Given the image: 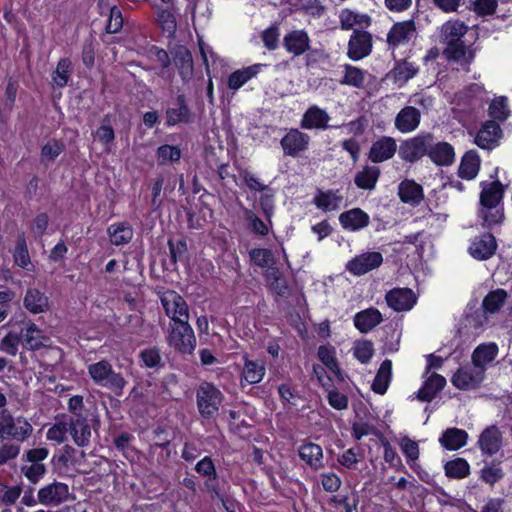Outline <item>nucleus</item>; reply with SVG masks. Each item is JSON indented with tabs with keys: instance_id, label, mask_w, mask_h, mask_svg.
Listing matches in <instances>:
<instances>
[{
	"instance_id": "obj_1",
	"label": "nucleus",
	"mask_w": 512,
	"mask_h": 512,
	"mask_svg": "<svg viewBox=\"0 0 512 512\" xmlns=\"http://www.w3.org/2000/svg\"><path fill=\"white\" fill-rule=\"evenodd\" d=\"M166 341L175 351L181 354H192L197 341L189 320L169 322Z\"/></svg>"
},
{
	"instance_id": "obj_2",
	"label": "nucleus",
	"mask_w": 512,
	"mask_h": 512,
	"mask_svg": "<svg viewBox=\"0 0 512 512\" xmlns=\"http://www.w3.org/2000/svg\"><path fill=\"white\" fill-rule=\"evenodd\" d=\"M88 373L97 385L112 391L116 396L123 394L127 382L120 373L113 370L109 361L101 360L89 365Z\"/></svg>"
},
{
	"instance_id": "obj_3",
	"label": "nucleus",
	"mask_w": 512,
	"mask_h": 512,
	"mask_svg": "<svg viewBox=\"0 0 512 512\" xmlns=\"http://www.w3.org/2000/svg\"><path fill=\"white\" fill-rule=\"evenodd\" d=\"M33 432V427L24 417H14L9 410H0V442L6 439L24 442Z\"/></svg>"
},
{
	"instance_id": "obj_4",
	"label": "nucleus",
	"mask_w": 512,
	"mask_h": 512,
	"mask_svg": "<svg viewBox=\"0 0 512 512\" xmlns=\"http://www.w3.org/2000/svg\"><path fill=\"white\" fill-rule=\"evenodd\" d=\"M48 455L49 451L45 447L32 448L24 452L20 472L31 484L39 483L47 473V467L43 461Z\"/></svg>"
},
{
	"instance_id": "obj_5",
	"label": "nucleus",
	"mask_w": 512,
	"mask_h": 512,
	"mask_svg": "<svg viewBox=\"0 0 512 512\" xmlns=\"http://www.w3.org/2000/svg\"><path fill=\"white\" fill-rule=\"evenodd\" d=\"M223 400L224 395L212 383L202 382L196 390L198 411L205 419H211L217 414Z\"/></svg>"
},
{
	"instance_id": "obj_6",
	"label": "nucleus",
	"mask_w": 512,
	"mask_h": 512,
	"mask_svg": "<svg viewBox=\"0 0 512 512\" xmlns=\"http://www.w3.org/2000/svg\"><path fill=\"white\" fill-rule=\"evenodd\" d=\"M433 143V135L430 133L418 135L405 141L399 150L401 158L408 162H416L424 155H429V148Z\"/></svg>"
},
{
	"instance_id": "obj_7",
	"label": "nucleus",
	"mask_w": 512,
	"mask_h": 512,
	"mask_svg": "<svg viewBox=\"0 0 512 512\" xmlns=\"http://www.w3.org/2000/svg\"><path fill=\"white\" fill-rule=\"evenodd\" d=\"M161 304L166 315L170 318V322L189 320V309L184 298L177 292L168 290L161 297Z\"/></svg>"
},
{
	"instance_id": "obj_8",
	"label": "nucleus",
	"mask_w": 512,
	"mask_h": 512,
	"mask_svg": "<svg viewBox=\"0 0 512 512\" xmlns=\"http://www.w3.org/2000/svg\"><path fill=\"white\" fill-rule=\"evenodd\" d=\"M485 378L484 370L473 363L459 368L452 377V384L461 390L475 389L480 386Z\"/></svg>"
},
{
	"instance_id": "obj_9",
	"label": "nucleus",
	"mask_w": 512,
	"mask_h": 512,
	"mask_svg": "<svg viewBox=\"0 0 512 512\" xmlns=\"http://www.w3.org/2000/svg\"><path fill=\"white\" fill-rule=\"evenodd\" d=\"M373 47L372 35L364 30L355 29L348 41L347 56L354 61L367 57Z\"/></svg>"
},
{
	"instance_id": "obj_10",
	"label": "nucleus",
	"mask_w": 512,
	"mask_h": 512,
	"mask_svg": "<svg viewBox=\"0 0 512 512\" xmlns=\"http://www.w3.org/2000/svg\"><path fill=\"white\" fill-rule=\"evenodd\" d=\"M69 498V487L62 482L54 481L38 490L37 500L46 506H58Z\"/></svg>"
},
{
	"instance_id": "obj_11",
	"label": "nucleus",
	"mask_w": 512,
	"mask_h": 512,
	"mask_svg": "<svg viewBox=\"0 0 512 512\" xmlns=\"http://www.w3.org/2000/svg\"><path fill=\"white\" fill-rule=\"evenodd\" d=\"M310 137L298 129H290L281 139L280 144L287 156L297 157L301 152L307 150Z\"/></svg>"
},
{
	"instance_id": "obj_12",
	"label": "nucleus",
	"mask_w": 512,
	"mask_h": 512,
	"mask_svg": "<svg viewBox=\"0 0 512 512\" xmlns=\"http://www.w3.org/2000/svg\"><path fill=\"white\" fill-rule=\"evenodd\" d=\"M497 249L495 237L490 233H484L476 236L468 249L469 254L477 260H487L491 258Z\"/></svg>"
},
{
	"instance_id": "obj_13",
	"label": "nucleus",
	"mask_w": 512,
	"mask_h": 512,
	"mask_svg": "<svg viewBox=\"0 0 512 512\" xmlns=\"http://www.w3.org/2000/svg\"><path fill=\"white\" fill-rule=\"evenodd\" d=\"M383 257L379 252H367L348 262L347 269L354 275H363L379 267Z\"/></svg>"
},
{
	"instance_id": "obj_14",
	"label": "nucleus",
	"mask_w": 512,
	"mask_h": 512,
	"mask_svg": "<svg viewBox=\"0 0 512 512\" xmlns=\"http://www.w3.org/2000/svg\"><path fill=\"white\" fill-rule=\"evenodd\" d=\"M387 305L395 311H408L416 303V296L409 288H394L386 294Z\"/></svg>"
},
{
	"instance_id": "obj_15",
	"label": "nucleus",
	"mask_w": 512,
	"mask_h": 512,
	"mask_svg": "<svg viewBox=\"0 0 512 512\" xmlns=\"http://www.w3.org/2000/svg\"><path fill=\"white\" fill-rule=\"evenodd\" d=\"M396 150V140L389 136H382L372 143L368 157L373 163H381L391 159Z\"/></svg>"
},
{
	"instance_id": "obj_16",
	"label": "nucleus",
	"mask_w": 512,
	"mask_h": 512,
	"mask_svg": "<svg viewBox=\"0 0 512 512\" xmlns=\"http://www.w3.org/2000/svg\"><path fill=\"white\" fill-rule=\"evenodd\" d=\"M416 33L413 20L395 23L387 34V43L390 47H397L408 43Z\"/></svg>"
},
{
	"instance_id": "obj_17",
	"label": "nucleus",
	"mask_w": 512,
	"mask_h": 512,
	"mask_svg": "<svg viewBox=\"0 0 512 512\" xmlns=\"http://www.w3.org/2000/svg\"><path fill=\"white\" fill-rule=\"evenodd\" d=\"M501 137L502 130L499 124L495 121H487L478 131L475 137V143L482 149L491 150L498 145Z\"/></svg>"
},
{
	"instance_id": "obj_18",
	"label": "nucleus",
	"mask_w": 512,
	"mask_h": 512,
	"mask_svg": "<svg viewBox=\"0 0 512 512\" xmlns=\"http://www.w3.org/2000/svg\"><path fill=\"white\" fill-rule=\"evenodd\" d=\"M68 425V432L70 433L74 443L79 447L89 445L91 438V427L86 417L77 415L71 417Z\"/></svg>"
},
{
	"instance_id": "obj_19",
	"label": "nucleus",
	"mask_w": 512,
	"mask_h": 512,
	"mask_svg": "<svg viewBox=\"0 0 512 512\" xmlns=\"http://www.w3.org/2000/svg\"><path fill=\"white\" fill-rule=\"evenodd\" d=\"M310 38L304 30H293L283 38L286 51L295 57L303 55L310 49Z\"/></svg>"
},
{
	"instance_id": "obj_20",
	"label": "nucleus",
	"mask_w": 512,
	"mask_h": 512,
	"mask_svg": "<svg viewBox=\"0 0 512 512\" xmlns=\"http://www.w3.org/2000/svg\"><path fill=\"white\" fill-rule=\"evenodd\" d=\"M421 112L413 106H405L395 117V127L401 133H410L420 124Z\"/></svg>"
},
{
	"instance_id": "obj_21",
	"label": "nucleus",
	"mask_w": 512,
	"mask_h": 512,
	"mask_svg": "<svg viewBox=\"0 0 512 512\" xmlns=\"http://www.w3.org/2000/svg\"><path fill=\"white\" fill-rule=\"evenodd\" d=\"M478 445L487 456L495 455L502 446V433L496 426L487 427L479 436Z\"/></svg>"
},
{
	"instance_id": "obj_22",
	"label": "nucleus",
	"mask_w": 512,
	"mask_h": 512,
	"mask_svg": "<svg viewBox=\"0 0 512 512\" xmlns=\"http://www.w3.org/2000/svg\"><path fill=\"white\" fill-rule=\"evenodd\" d=\"M170 54L182 79H190L193 74V59L190 51L185 46L179 45L175 46Z\"/></svg>"
},
{
	"instance_id": "obj_23",
	"label": "nucleus",
	"mask_w": 512,
	"mask_h": 512,
	"mask_svg": "<svg viewBox=\"0 0 512 512\" xmlns=\"http://www.w3.org/2000/svg\"><path fill=\"white\" fill-rule=\"evenodd\" d=\"M498 351V346L494 342L479 344L472 352L471 361L474 365L486 372L487 364L495 360Z\"/></svg>"
},
{
	"instance_id": "obj_24",
	"label": "nucleus",
	"mask_w": 512,
	"mask_h": 512,
	"mask_svg": "<svg viewBox=\"0 0 512 512\" xmlns=\"http://www.w3.org/2000/svg\"><path fill=\"white\" fill-rule=\"evenodd\" d=\"M369 216L360 208H354L340 214L339 221L346 230L357 231L369 224Z\"/></svg>"
},
{
	"instance_id": "obj_25",
	"label": "nucleus",
	"mask_w": 512,
	"mask_h": 512,
	"mask_svg": "<svg viewBox=\"0 0 512 512\" xmlns=\"http://www.w3.org/2000/svg\"><path fill=\"white\" fill-rule=\"evenodd\" d=\"M330 116L318 106H311L304 113L301 120V127L304 129H326L329 127Z\"/></svg>"
},
{
	"instance_id": "obj_26",
	"label": "nucleus",
	"mask_w": 512,
	"mask_h": 512,
	"mask_svg": "<svg viewBox=\"0 0 512 512\" xmlns=\"http://www.w3.org/2000/svg\"><path fill=\"white\" fill-rule=\"evenodd\" d=\"M480 207L500 205L504 189L502 184L496 180L490 183H481Z\"/></svg>"
},
{
	"instance_id": "obj_27",
	"label": "nucleus",
	"mask_w": 512,
	"mask_h": 512,
	"mask_svg": "<svg viewBox=\"0 0 512 512\" xmlns=\"http://www.w3.org/2000/svg\"><path fill=\"white\" fill-rule=\"evenodd\" d=\"M428 156L436 165L449 166L454 162L455 152L452 145L447 142H433Z\"/></svg>"
},
{
	"instance_id": "obj_28",
	"label": "nucleus",
	"mask_w": 512,
	"mask_h": 512,
	"mask_svg": "<svg viewBox=\"0 0 512 512\" xmlns=\"http://www.w3.org/2000/svg\"><path fill=\"white\" fill-rule=\"evenodd\" d=\"M299 456L314 470H318L324 467L323 451L321 446L318 444L308 442L301 445L299 448Z\"/></svg>"
},
{
	"instance_id": "obj_29",
	"label": "nucleus",
	"mask_w": 512,
	"mask_h": 512,
	"mask_svg": "<svg viewBox=\"0 0 512 512\" xmlns=\"http://www.w3.org/2000/svg\"><path fill=\"white\" fill-rule=\"evenodd\" d=\"M468 26L460 20H449L441 27V40L446 44L461 42L466 34Z\"/></svg>"
},
{
	"instance_id": "obj_30",
	"label": "nucleus",
	"mask_w": 512,
	"mask_h": 512,
	"mask_svg": "<svg viewBox=\"0 0 512 512\" xmlns=\"http://www.w3.org/2000/svg\"><path fill=\"white\" fill-rule=\"evenodd\" d=\"M382 322V315L376 308H369L358 312L354 317V324L362 333H367Z\"/></svg>"
},
{
	"instance_id": "obj_31",
	"label": "nucleus",
	"mask_w": 512,
	"mask_h": 512,
	"mask_svg": "<svg viewBox=\"0 0 512 512\" xmlns=\"http://www.w3.org/2000/svg\"><path fill=\"white\" fill-rule=\"evenodd\" d=\"M445 384L446 380L443 376L432 373L425 381L423 387L418 391V399L430 402L436 394L444 388Z\"/></svg>"
},
{
	"instance_id": "obj_32",
	"label": "nucleus",
	"mask_w": 512,
	"mask_h": 512,
	"mask_svg": "<svg viewBox=\"0 0 512 512\" xmlns=\"http://www.w3.org/2000/svg\"><path fill=\"white\" fill-rule=\"evenodd\" d=\"M398 194L405 203L417 205L424 197L422 187L412 180H404L399 184Z\"/></svg>"
},
{
	"instance_id": "obj_33",
	"label": "nucleus",
	"mask_w": 512,
	"mask_h": 512,
	"mask_svg": "<svg viewBox=\"0 0 512 512\" xmlns=\"http://www.w3.org/2000/svg\"><path fill=\"white\" fill-rule=\"evenodd\" d=\"M468 434L458 428L446 429L439 439L441 445L448 450H458L467 443Z\"/></svg>"
},
{
	"instance_id": "obj_34",
	"label": "nucleus",
	"mask_w": 512,
	"mask_h": 512,
	"mask_svg": "<svg viewBox=\"0 0 512 512\" xmlns=\"http://www.w3.org/2000/svg\"><path fill=\"white\" fill-rule=\"evenodd\" d=\"M480 168V158L476 151L470 150L462 157L458 172L459 176L463 179H474Z\"/></svg>"
},
{
	"instance_id": "obj_35",
	"label": "nucleus",
	"mask_w": 512,
	"mask_h": 512,
	"mask_svg": "<svg viewBox=\"0 0 512 512\" xmlns=\"http://www.w3.org/2000/svg\"><path fill=\"white\" fill-rule=\"evenodd\" d=\"M343 197L338 191L328 190L326 192L319 191L314 197L313 203L317 208L329 212L340 208Z\"/></svg>"
},
{
	"instance_id": "obj_36",
	"label": "nucleus",
	"mask_w": 512,
	"mask_h": 512,
	"mask_svg": "<svg viewBox=\"0 0 512 512\" xmlns=\"http://www.w3.org/2000/svg\"><path fill=\"white\" fill-rule=\"evenodd\" d=\"M24 307L31 313L38 314L49 307L48 297L38 289H29L23 300Z\"/></svg>"
},
{
	"instance_id": "obj_37",
	"label": "nucleus",
	"mask_w": 512,
	"mask_h": 512,
	"mask_svg": "<svg viewBox=\"0 0 512 512\" xmlns=\"http://www.w3.org/2000/svg\"><path fill=\"white\" fill-rule=\"evenodd\" d=\"M166 119L168 126H174L181 122L188 123L191 121V113L186 105L185 97L183 95H179L177 97V107L169 108L166 111Z\"/></svg>"
},
{
	"instance_id": "obj_38",
	"label": "nucleus",
	"mask_w": 512,
	"mask_h": 512,
	"mask_svg": "<svg viewBox=\"0 0 512 512\" xmlns=\"http://www.w3.org/2000/svg\"><path fill=\"white\" fill-rule=\"evenodd\" d=\"M107 233L109 235L110 242L116 246L129 243L133 237V229L126 222L110 225L107 229Z\"/></svg>"
},
{
	"instance_id": "obj_39",
	"label": "nucleus",
	"mask_w": 512,
	"mask_h": 512,
	"mask_svg": "<svg viewBox=\"0 0 512 512\" xmlns=\"http://www.w3.org/2000/svg\"><path fill=\"white\" fill-rule=\"evenodd\" d=\"M340 26L343 30H350L354 26L368 27L371 24V18L367 14L356 13L350 9H343L339 15Z\"/></svg>"
},
{
	"instance_id": "obj_40",
	"label": "nucleus",
	"mask_w": 512,
	"mask_h": 512,
	"mask_svg": "<svg viewBox=\"0 0 512 512\" xmlns=\"http://www.w3.org/2000/svg\"><path fill=\"white\" fill-rule=\"evenodd\" d=\"M262 66V64H254L233 72L228 78V87L232 90L239 89L251 78L256 76Z\"/></svg>"
},
{
	"instance_id": "obj_41",
	"label": "nucleus",
	"mask_w": 512,
	"mask_h": 512,
	"mask_svg": "<svg viewBox=\"0 0 512 512\" xmlns=\"http://www.w3.org/2000/svg\"><path fill=\"white\" fill-rule=\"evenodd\" d=\"M392 374V362L384 360L378 369L376 377L372 383V390L378 394H384L388 388Z\"/></svg>"
},
{
	"instance_id": "obj_42",
	"label": "nucleus",
	"mask_w": 512,
	"mask_h": 512,
	"mask_svg": "<svg viewBox=\"0 0 512 512\" xmlns=\"http://www.w3.org/2000/svg\"><path fill=\"white\" fill-rule=\"evenodd\" d=\"M380 175V169L376 166H366L355 175V184L364 190L374 189Z\"/></svg>"
},
{
	"instance_id": "obj_43",
	"label": "nucleus",
	"mask_w": 512,
	"mask_h": 512,
	"mask_svg": "<svg viewBox=\"0 0 512 512\" xmlns=\"http://www.w3.org/2000/svg\"><path fill=\"white\" fill-rule=\"evenodd\" d=\"M73 72V65L70 59L61 58L56 66L55 71L52 73V83L58 88H63L67 85Z\"/></svg>"
},
{
	"instance_id": "obj_44",
	"label": "nucleus",
	"mask_w": 512,
	"mask_h": 512,
	"mask_svg": "<svg viewBox=\"0 0 512 512\" xmlns=\"http://www.w3.org/2000/svg\"><path fill=\"white\" fill-rule=\"evenodd\" d=\"M507 299V293L503 289H497L489 292L483 299L482 307L485 314H495L504 305Z\"/></svg>"
},
{
	"instance_id": "obj_45",
	"label": "nucleus",
	"mask_w": 512,
	"mask_h": 512,
	"mask_svg": "<svg viewBox=\"0 0 512 512\" xmlns=\"http://www.w3.org/2000/svg\"><path fill=\"white\" fill-rule=\"evenodd\" d=\"M265 374V366L262 361L245 359L242 376L249 384L259 383Z\"/></svg>"
},
{
	"instance_id": "obj_46",
	"label": "nucleus",
	"mask_w": 512,
	"mask_h": 512,
	"mask_svg": "<svg viewBox=\"0 0 512 512\" xmlns=\"http://www.w3.org/2000/svg\"><path fill=\"white\" fill-rule=\"evenodd\" d=\"M343 76L339 80L342 85H348L355 88H361L365 81V72L355 66L346 64L343 66Z\"/></svg>"
},
{
	"instance_id": "obj_47",
	"label": "nucleus",
	"mask_w": 512,
	"mask_h": 512,
	"mask_svg": "<svg viewBox=\"0 0 512 512\" xmlns=\"http://www.w3.org/2000/svg\"><path fill=\"white\" fill-rule=\"evenodd\" d=\"M479 216L482 219V225L486 228L501 224L504 220V212L501 205L480 207Z\"/></svg>"
},
{
	"instance_id": "obj_48",
	"label": "nucleus",
	"mask_w": 512,
	"mask_h": 512,
	"mask_svg": "<svg viewBox=\"0 0 512 512\" xmlns=\"http://www.w3.org/2000/svg\"><path fill=\"white\" fill-rule=\"evenodd\" d=\"M15 263L26 270H30L31 260L28 252V247L23 232L18 234L16 245L13 253Z\"/></svg>"
},
{
	"instance_id": "obj_49",
	"label": "nucleus",
	"mask_w": 512,
	"mask_h": 512,
	"mask_svg": "<svg viewBox=\"0 0 512 512\" xmlns=\"http://www.w3.org/2000/svg\"><path fill=\"white\" fill-rule=\"evenodd\" d=\"M265 279L269 288L279 296H284L288 287L281 272L276 268H269L265 273Z\"/></svg>"
},
{
	"instance_id": "obj_50",
	"label": "nucleus",
	"mask_w": 512,
	"mask_h": 512,
	"mask_svg": "<svg viewBox=\"0 0 512 512\" xmlns=\"http://www.w3.org/2000/svg\"><path fill=\"white\" fill-rule=\"evenodd\" d=\"M444 469L448 477L458 479L468 476L470 472L469 464L463 458L448 461L445 464Z\"/></svg>"
},
{
	"instance_id": "obj_51",
	"label": "nucleus",
	"mask_w": 512,
	"mask_h": 512,
	"mask_svg": "<svg viewBox=\"0 0 512 512\" xmlns=\"http://www.w3.org/2000/svg\"><path fill=\"white\" fill-rule=\"evenodd\" d=\"M44 339L42 331L34 323H29L24 336L26 348L30 350H37L43 346Z\"/></svg>"
},
{
	"instance_id": "obj_52",
	"label": "nucleus",
	"mask_w": 512,
	"mask_h": 512,
	"mask_svg": "<svg viewBox=\"0 0 512 512\" xmlns=\"http://www.w3.org/2000/svg\"><path fill=\"white\" fill-rule=\"evenodd\" d=\"M95 137L106 148H109V145L114 141L115 133H114L113 128L110 125L108 116H105L102 119L101 126L95 132Z\"/></svg>"
},
{
	"instance_id": "obj_53",
	"label": "nucleus",
	"mask_w": 512,
	"mask_h": 512,
	"mask_svg": "<svg viewBox=\"0 0 512 512\" xmlns=\"http://www.w3.org/2000/svg\"><path fill=\"white\" fill-rule=\"evenodd\" d=\"M251 261L259 266V267H268L272 268L271 265L274 264V256L273 253L269 249L265 248H256L250 251Z\"/></svg>"
},
{
	"instance_id": "obj_54",
	"label": "nucleus",
	"mask_w": 512,
	"mask_h": 512,
	"mask_svg": "<svg viewBox=\"0 0 512 512\" xmlns=\"http://www.w3.org/2000/svg\"><path fill=\"white\" fill-rule=\"evenodd\" d=\"M489 113L494 119L501 121L507 119L510 114L507 99L505 97L494 99L489 106Z\"/></svg>"
},
{
	"instance_id": "obj_55",
	"label": "nucleus",
	"mask_w": 512,
	"mask_h": 512,
	"mask_svg": "<svg viewBox=\"0 0 512 512\" xmlns=\"http://www.w3.org/2000/svg\"><path fill=\"white\" fill-rule=\"evenodd\" d=\"M68 432L67 422H56L52 427L47 430L46 438L49 441H54L57 444H62L66 440Z\"/></svg>"
},
{
	"instance_id": "obj_56",
	"label": "nucleus",
	"mask_w": 512,
	"mask_h": 512,
	"mask_svg": "<svg viewBox=\"0 0 512 512\" xmlns=\"http://www.w3.org/2000/svg\"><path fill=\"white\" fill-rule=\"evenodd\" d=\"M445 55L449 59H453L456 61L465 60L469 62L472 59L471 53H469V57L466 58L467 50L462 42H456L454 44H447L446 49L444 50Z\"/></svg>"
},
{
	"instance_id": "obj_57",
	"label": "nucleus",
	"mask_w": 512,
	"mask_h": 512,
	"mask_svg": "<svg viewBox=\"0 0 512 512\" xmlns=\"http://www.w3.org/2000/svg\"><path fill=\"white\" fill-rule=\"evenodd\" d=\"M168 246L171 260L174 264L178 261H184L186 259L188 249L184 239H180L176 242H174L172 239H169Z\"/></svg>"
},
{
	"instance_id": "obj_58",
	"label": "nucleus",
	"mask_w": 512,
	"mask_h": 512,
	"mask_svg": "<svg viewBox=\"0 0 512 512\" xmlns=\"http://www.w3.org/2000/svg\"><path fill=\"white\" fill-rule=\"evenodd\" d=\"M157 157L160 164L178 161L181 157V151L175 146L162 145L157 150Z\"/></svg>"
},
{
	"instance_id": "obj_59",
	"label": "nucleus",
	"mask_w": 512,
	"mask_h": 512,
	"mask_svg": "<svg viewBox=\"0 0 512 512\" xmlns=\"http://www.w3.org/2000/svg\"><path fill=\"white\" fill-rule=\"evenodd\" d=\"M64 145L59 141L52 140L47 142L41 151V159L42 161H54L63 151Z\"/></svg>"
},
{
	"instance_id": "obj_60",
	"label": "nucleus",
	"mask_w": 512,
	"mask_h": 512,
	"mask_svg": "<svg viewBox=\"0 0 512 512\" xmlns=\"http://www.w3.org/2000/svg\"><path fill=\"white\" fill-rule=\"evenodd\" d=\"M354 356L361 363H368L373 355V345L370 341L358 342L354 346Z\"/></svg>"
},
{
	"instance_id": "obj_61",
	"label": "nucleus",
	"mask_w": 512,
	"mask_h": 512,
	"mask_svg": "<svg viewBox=\"0 0 512 512\" xmlns=\"http://www.w3.org/2000/svg\"><path fill=\"white\" fill-rule=\"evenodd\" d=\"M20 343V337L16 333H8L0 343V350L15 356L18 351V345Z\"/></svg>"
},
{
	"instance_id": "obj_62",
	"label": "nucleus",
	"mask_w": 512,
	"mask_h": 512,
	"mask_svg": "<svg viewBox=\"0 0 512 512\" xmlns=\"http://www.w3.org/2000/svg\"><path fill=\"white\" fill-rule=\"evenodd\" d=\"M401 450L409 461H415L419 458V446L416 441L409 437H404L400 442Z\"/></svg>"
},
{
	"instance_id": "obj_63",
	"label": "nucleus",
	"mask_w": 512,
	"mask_h": 512,
	"mask_svg": "<svg viewBox=\"0 0 512 512\" xmlns=\"http://www.w3.org/2000/svg\"><path fill=\"white\" fill-rule=\"evenodd\" d=\"M264 46L268 50H275L278 47L279 29L277 26H271L265 29L261 35Z\"/></svg>"
},
{
	"instance_id": "obj_64",
	"label": "nucleus",
	"mask_w": 512,
	"mask_h": 512,
	"mask_svg": "<svg viewBox=\"0 0 512 512\" xmlns=\"http://www.w3.org/2000/svg\"><path fill=\"white\" fill-rule=\"evenodd\" d=\"M123 25V18L121 11L116 7L113 6L110 9L109 18L106 25V31L108 33H117Z\"/></svg>"
}]
</instances>
